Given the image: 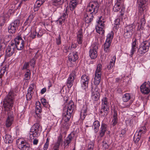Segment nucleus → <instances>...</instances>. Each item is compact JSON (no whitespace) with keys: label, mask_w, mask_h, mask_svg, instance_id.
Listing matches in <instances>:
<instances>
[{"label":"nucleus","mask_w":150,"mask_h":150,"mask_svg":"<svg viewBox=\"0 0 150 150\" xmlns=\"http://www.w3.org/2000/svg\"><path fill=\"white\" fill-rule=\"evenodd\" d=\"M67 122L64 121V123H62V127L65 130H67L69 129L68 124Z\"/></svg>","instance_id":"52"},{"label":"nucleus","mask_w":150,"mask_h":150,"mask_svg":"<svg viewBox=\"0 0 150 150\" xmlns=\"http://www.w3.org/2000/svg\"><path fill=\"white\" fill-rule=\"evenodd\" d=\"M41 101L42 105L44 107L47 108L48 106V104L46 101V100L44 98H42L41 99Z\"/></svg>","instance_id":"48"},{"label":"nucleus","mask_w":150,"mask_h":150,"mask_svg":"<svg viewBox=\"0 0 150 150\" xmlns=\"http://www.w3.org/2000/svg\"><path fill=\"white\" fill-rule=\"evenodd\" d=\"M41 127L38 123H35L32 127L30 129V136L32 135L34 137H37L39 135L38 131L41 129Z\"/></svg>","instance_id":"7"},{"label":"nucleus","mask_w":150,"mask_h":150,"mask_svg":"<svg viewBox=\"0 0 150 150\" xmlns=\"http://www.w3.org/2000/svg\"><path fill=\"white\" fill-rule=\"evenodd\" d=\"M77 4V0H71L69 6L70 10L73 11Z\"/></svg>","instance_id":"27"},{"label":"nucleus","mask_w":150,"mask_h":150,"mask_svg":"<svg viewBox=\"0 0 150 150\" xmlns=\"http://www.w3.org/2000/svg\"><path fill=\"white\" fill-rule=\"evenodd\" d=\"M107 129V125L106 124L102 123L101 125L100 131L97 137L98 142L102 139V138L105 135V132Z\"/></svg>","instance_id":"10"},{"label":"nucleus","mask_w":150,"mask_h":150,"mask_svg":"<svg viewBox=\"0 0 150 150\" xmlns=\"http://www.w3.org/2000/svg\"><path fill=\"white\" fill-rule=\"evenodd\" d=\"M37 35V32L35 30L32 31L31 34V38L33 39H34Z\"/></svg>","instance_id":"51"},{"label":"nucleus","mask_w":150,"mask_h":150,"mask_svg":"<svg viewBox=\"0 0 150 150\" xmlns=\"http://www.w3.org/2000/svg\"><path fill=\"white\" fill-rule=\"evenodd\" d=\"M76 72L75 71H72L67 80V86L68 88H71L73 85L74 80L76 77Z\"/></svg>","instance_id":"14"},{"label":"nucleus","mask_w":150,"mask_h":150,"mask_svg":"<svg viewBox=\"0 0 150 150\" xmlns=\"http://www.w3.org/2000/svg\"><path fill=\"white\" fill-rule=\"evenodd\" d=\"M30 74L31 73L30 70L27 69V71L24 75L25 79L26 80H28L30 78Z\"/></svg>","instance_id":"45"},{"label":"nucleus","mask_w":150,"mask_h":150,"mask_svg":"<svg viewBox=\"0 0 150 150\" xmlns=\"http://www.w3.org/2000/svg\"><path fill=\"white\" fill-rule=\"evenodd\" d=\"M101 79V76H97L95 75L94 81V84L93 85H96L97 86L99 84L100 82Z\"/></svg>","instance_id":"32"},{"label":"nucleus","mask_w":150,"mask_h":150,"mask_svg":"<svg viewBox=\"0 0 150 150\" xmlns=\"http://www.w3.org/2000/svg\"><path fill=\"white\" fill-rule=\"evenodd\" d=\"M141 133L139 134L138 132H136L134 135L133 138L135 144L138 143L141 138Z\"/></svg>","instance_id":"31"},{"label":"nucleus","mask_w":150,"mask_h":150,"mask_svg":"<svg viewBox=\"0 0 150 150\" xmlns=\"http://www.w3.org/2000/svg\"><path fill=\"white\" fill-rule=\"evenodd\" d=\"M20 21L19 19L15 20L11 23L8 27V31L9 33H15L20 25Z\"/></svg>","instance_id":"6"},{"label":"nucleus","mask_w":150,"mask_h":150,"mask_svg":"<svg viewBox=\"0 0 150 150\" xmlns=\"http://www.w3.org/2000/svg\"><path fill=\"white\" fill-rule=\"evenodd\" d=\"M98 49V46L95 45L90 49L89 56L92 59H95L97 57Z\"/></svg>","instance_id":"16"},{"label":"nucleus","mask_w":150,"mask_h":150,"mask_svg":"<svg viewBox=\"0 0 150 150\" xmlns=\"http://www.w3.org/2000/svg\"><path fill=\"white\" fill-rule=\"evenodd\" d=\"M150 47L149 42L145 40L142 42L138 49L137 53L140 55H142L148 51Z\"/></svg>","instance_id":"3"},{"label":"nucleus","mask_w":150,"mask_h":150,"mask_svg":"<svg viewBox=\"0 0 150 150\" xmlns=\"http://www.w3.org/2000/svg\"><path fill=\"white\" fill-rule=\"evenodd\" d=\"M13 42H11L7 46L6 51V55L7 57L12 56L15 53L16 49Z\"/></svg>","instance_id":"8"},{"label":"nucleus","mask_w":150,"mask_h":150,"mask_svg":"<svg viewBox=\"0 0 150 150\" xmlns=\"http://www.w3.org/2000/svg\"><path fill=\"white\" fill-rule=\"evenodd\" d=\"M95 14L86 12L84 16V20L86 23H89L93 20Z\"/></svg>","instance_id":"17"},{"label":"nucleus","mask_w":150,"mask_h":150,"mask_svg":"<svg viewBox=\"0 0 150 150\" xmlns=\"http://www.w3.org/2000/svg\"><path fill=\"white\" fill-rule=\"evenodd\" d=\"M117 122L118 119L113 118L112 121V125L113 126H115L117 124Z\"/></svg>","instance_id":"62"},{"label":"nucleus","mask_w":150,"mask_h":150,"mask_svg":"<svg viewBox=\"0 0 150 150\" xmlns=\"http://www.w3.org/2000/svg\"><path fill=\"white\" fill-rule=\"evenodd\" d=\"M6 19L7 17L4 15L0 17V25L1 26H2L4 25Z\"/></svg>","instance_id":"37"},{"label":"nucleus","mask_w":150,"mask_h":150,"mask_svg":"<svg viewBox=\"0 0 150 150\" xmlns=\"http://www.w3.org/2000/svg\"><path fill=\"white\" fill-rule=\"evenodd\" d=\"M71 49L69 46H67L64 47V51L65 53H67L69 52V50Z\"/></svg>","instance_id":"64"},{"label":"nucleus","mask_w":150,"mask_h":150,"mask_svg":"<svg viewBox=\"0 0 150 150\" xmlns=\"http://www.w3.org/2000/svg\"><path fill=\"white\" fill-rule=\"evenodd\" d=\"M29 67V63L28 62H25L23 64V67L22 68L23 70L24 69H27Z\"/></svg>","instance_id":"56"},{"label":"nucleus","mask_w":150,"mask_h":150,"mask_svg":"<svg viewBox=\"0 0 150 150\" xmlns=\"http://www.w3.org/2000/svg\"><path fill=\"white\" fill-rule=\"evenodd\" d=\"M88 110L86 105H83L81 110L80 113V119L83 120L85 118L86 115V112Z\"/></svg>","instance_id":"19"},{"label":"nucleus","mask_w":150,"mask_h":150,"mask_svg":"<svg viewBox=\"0 0 150 150\" xmlns=\"http://www.w3.org/2000/svg\"><path fill=\"white\" fill-rule=\"evenodd\" d=\"M113 32L112 31L107 35L105 42L111 43L113 38Z\"/></svg>","instance_id":"28"},{"label":"nucleus","mask_w":150,"mask_h":150,"mask_svg":"<svg viewBox=\"0 0 150 150\" xmlns=\"http://www.w3.org/2000/svg\"><path fill=\"white\" fill-rule=\"evenodd\" d=\"M99 4L97 1H94L89 4L87 9V12L96 14L98 12Z\"/></svg>","instance_id":"4"},{"label":"nucleus","mask_w":150,"mask_h":150,"mask_svg":"<svg viewBox=\"0 0 150 150\" xmlns=\"http://www.w3.org/2000/svg\"><path fill=\"white\" fill-rule=\"evenodd\" d=\"M140 23H141V27H142V26L143 27V26L145 24V23H146L145 19L144 18V17H143V18H142L141 19Z\"/></svg>","instance_id":"63"},{"label":"nucleus","mask_w":150,"mask_h":150,"mask_svg":"<svg viewBox=\"0 0 150 150\" xmlns=\"http://www.w3.org/2000/svg\"><path fill=\"white\" fill-rule=\"evenodd\" d=\"M75 136V133L74 132H72L70 133L66 139L64 140V142L65 144H67V145H66V146H69V145L70 143L72 141L73 138H74V136Z\"/></svg>","instance_id":"24"},{"label":"nucleus","mask_w":150,"mask_h":150,"mask_svg":"<svg viewBox=\"0 0 150 150\" xmlns=\"http://www.w3.org/2000/svg\"><path fill=\"white\" fill-rule=\"evenodd\" d=\"M34 83H33L31 84L28 89V92H29L30 93H33L34 92L33 91L34 89Z\"/></svg>","instance_id":"43"},{"label":"nucleus","mask_w":150,"mask_h":150,"mask_svg":"<svg viewBox=\"0 0 150 150\" xmlns=\"http://www.w3.org/2000/svg\"><path fill=\"white\" fill-rule=\"evenodd\" d=\"M33 94V93H30L28 92L26 95L27 100L28 101L30 100H31L32 98Z\"/></svg>","instance_id":"58"},{"label":"nucleus","mask_w":150,"mask_h":150,"mask_svg":"<svg viewBox=\"0 0 150 150\" xmlns=\"http://www.w3.org/2000/svg\"><path fill=\"white\" fill-rule=\"evenodd\" d=\"M74 106V103L71 100L68 104L67 106H65L63 108L62 119L65 122H69L71 118V115Z\"/></svg>","instance_id":"2"},{"label":"nucleus","mask_w":150,"mask_h":150,"mask_svg":"<svg viewBox=\"0 0 150 150\" xmlns=\"http://www.w3.org/2000/svg\"><path fill=\"white\" fill-rule=\"evenodd\" d=\"M120 25V20L119 18H117L115 21L114 28L117 29Z\"/></svg>","instance_id":"39"},{"label":"nucleus","mask_w":150,"mask_h":150,"mask_svg":"<svg viewBox=\"0 0 150 150\" xmlns=\"http://www.w3.org/2000/svg\"><path fill=\"white\" fill-rule=\"evenodd\" d=\"M42 4V2H41L38 0L37 1L34 5V9L35 11H38L39 8V7Z\"/></svg>","instance_id":"36"},{"label":"nucleus","mask_w":150,"mask_h":150,"mask_svg":"<svg viewBox=\"0 0 150 150\" xmlns=\"http://www.w3.org/2000/svg\"><path fill=\"white\" fill-rule=\"evenodd\" d=\"M18 148L21 150H29L30 145L29 144L24 141L21 142L19 140L16 141Z\"/></svg>","instance_id":"15"},{"label":"nucleus","mask_w":150,"mask_h":150,"mask_svg":"<svg viewBox=\"0 0 150 150\" xmlns=\"http://www.w3.org/2000/svg\"><path fill=\"white\" fill-rule=\"evenodd\" d=\"M42 108L41 107L36 105L35 113L36 114H39V113L41 112Z\"/></svg>","instance_id":"49"},{"label":"nucleus","mask_w":150,"mask_h":150,"mask_svg":"<svg viewBox=\"0 0 150 150\" xmlns=\"http://www.w3.org/2000/svg\"><path fill=\"white\" fill-rule=\"evenodd\" d=\"M14 45H15L16 49L17 48L18 50H22L24 47V40L21 41L20 42H13Z\"/></svg>","instance_id":"20"},{"label":"nucleus","mask_w":150,"mask_h":150,"mask_svg":"<svg viewBox=\"0 0 150 150\" xmlns=\"http://www.w3.org/2000/svg\"><path fill=\"white\" fill-rule=\"evenodd\" d=\"M68 15L67 10L66 9L65 12L62 14V16H60L58 20L59 24L62 25L64 23L65 19L68 16Z\"/></svg>","instance_id":"25"},{"label":"nucleus","mask_w":150,"mask_h":150,"mask_svg":"<svg viewBox=\"0 0 150 150\" xmlns=\"http://www.w3.org/2000/svg\"><path fill=\"white\" fill-rule=\"evenodd\" d=\"M14 97V93L11 91L9 92L3 101V109L5 111L7 112L8 117L5 125L8 127L11 126L14 120V115L11 111L13 106Z\"/></svg>","instance_id":"1"},{"label":"nucleus","mask_w":150,"mask_h":150,"mask_svg":"<svg viewBox=\"0 0 150 150\" xmlns=\"http://www.w3.org/2000/svg\"><path fill=\"white\" fill-rule=\"evenodd\" d=\"M89 81V77L87 75L84 74L81 76V87L85 91L87 88Z\"/></svg>","instance_id":"13"},{"label":"nucleus","mask_w":150,"mask_h":150,"mask_svg":"<svg viewBox=\"0 0 150 150\" xmlns=\"http://www.w3.org/2000/svg\"><path fill=\"white\" fill-rule=\"evenodd\" d=\"M69 60L71 62H75L78 58L77 52H72L69 54L68 56Z\"/></svg>","instance_id":"22"},{"label":"nucleus","mask_w":150,"mask_h":150,"mask_svg":"<svg viewBox=\"0 0 150 150\" xmlns=\"http://www.w3.org/2000/svg\"><path fill=\"white\" fill-rule=\"evenodd\" d=\"M120 5L115 4L113 8V10L115 12L118 11H120Z\"/></svg>","instance_id":"44"},{"label":"nucleus","mask_w":150,"mask_h":150,"mask_svg":"<svg viewBox=\"0 0 150 150\" xmlns=\"http://www.w3.org/2000/svg\"><path fill=\"white\" fill-rule=\"evenodd\" d=\"M103 147L104 149H106L108 148V145L107 144V142L105 141L104 140L102 142Z\"/></svg>","instance_id":"54"},{"label":"nucleus","mask_w":150,"mask_h":150,"mask_svg":"<svg viewBox=\"0 0 150 150\" xmlns=\"http://www.w3.org/2000/svg\"><path fill=\"white\" fill-rule=\"evenodd\" d=\"M65 1V0H53L52 3L54 5L57 6L63 4Z\"/></svg>","instance_id":"34"},{"label":"nucleus","mask_w":150,"mask_h":150,"mask_svg":"<svg viewBox=\"0 0 150 150\" xmlns=\"http://www.w3.org/2000/svg\"><path fill=\"white\" fill-rule=\"evenodd\" d=\"M56 43L57 45H59L61 44V37L60 35H59L58 37L56 38Z\"/></svg>","instance_id":"55"},{"label":"nucleus","mask_w":150,"mask_h":150,"mask_svg":"<svg viewBox=\"0 0 150 150\" xmlns=\"http://www.w3.org/2000/svg\"><path fill=\"white\" fill-rule=\"evenodd\" d=\"M101 64H99L97 65V69L95 71V75L97 76H101Z\"/></svg>","instance_id":"33"},{"label":"nucleus","mask_w":150,"mask_h":150,"mask_svg":"<svg viewBox=\"0 0 150 150\" xmlns=\"http://www.w3.org/2000/svg\"><path fill=\"white\" fill-rule=\"evenodd\" d=\"M109 109V105H101V108L100 113L101 114H103L104 115L106 116L108 115V111Z\"/></svg>","instance_id":"21"},{"label":"nucleus","mask_w":150,"mask_h":150,"mask_svg":"<svg viewBox=\"0 0 150 150\" xmlns=\"http://www.w3.org/2000/svg\"><path fill=\"white\" fill-rule=\"evenodd\" d=\"M108 98L106 97H103L102 100L101 105H109V103L108 101Z\"/></svg>","instance_id":"47"},{"label":"nucleus","mask_w":150,"mask_h":150,"mask_svg":"<svg viewBox=\"0 0 150 150\" xmlns=\"http://www.w3.org/2000/svg\"><path fill=\"white\" fill-rule=\"evenodd\" d=\"M111 43L105 42L104 44V50L105 52H108L109 50V47Z\"/></svg>","instance_id":"40"},{"label":"nucleus","mask_w":150,"mask_h":150,"mask_svg":"<svg viewBox=\"0 0 150 150\" xmlns=\"http://www.w3.org/2000/svg\"><path fill=\"white\" fill-rule=\"evenodd\" d=\"M49 140L50 139L47 138L46 139V142L44 146V150H47L48 149L49 145Z\"/></svg>","instance_id":"46"},{"label":"nucleus","mask_w":150,"mask_h":150,"mask_svg":"<svg viewBox=\"0 0 150 150\" xmlns=\"http://www.w3.org/2000/svg\"><path fill=\"white\" fill-rule=\"evenodd\" d=\"M33 15L32 14H31L26 19L25 23L27 24L29 23H30L32 21L33 19L34 18Z\"/></svg>","instance_id":"42"},{"label":"nucleus","mask_w":150,"mask_h":150,"mask_svg":"<svg viewBox=\"0 0 150 150\" xmlns=\"http://www.w3.org/2000/svg\"><path fill=\"white\" fill-rule=\"evenodd\" d=\"M30 66L34 67L36 64V60L35 59V58H33L31 59L30 61Z\"/></svg>","instance_id":"57"},{"label":"nucleus","mask_w":150,"mask_h":150,"mask_svg":"<svg viewBox=\"0 0 150 150\" xmlns=\"http://www.w3.org/2000/svg\"><path fill=\"white\" fill-rule=\"evenodd\" d=\"M137 44V40L136 38H135L134 40L132 42L131 47L137 48L138 46Z\"/></svg>","instance_id":"53"},{"label":"nucleus","mask_w":150,"mask_h":150,"mask_svg":"<svg viewBox=\"0 0 150 150\" xmlns=\"http://www.w3.org/2000/svg\"><path fill=\"white\" fill-rule=\"evenodd\" d=\"M141 92L145 94H148L150 92V82H144L140 87Z\"/></svg>","instance_id":"12"},{"label":"nucleus","mask_w":150,"mask_h":150,"mask_svg":"<svg viewBox=\"0 0 150 150\" xmlns=\"http://www.w3.org/2000/svg\"><path fill=\"white\" fill-rule=\"evenodd\" d=\"M83 33L82 29H79L77 35V41L78 44H81L83 42Z\"/></svg>","instance_id":"23"},{"label":"nucleus","mask_w":150,"mask_h":150,"mask_svg":"<svg viewBox=\"0 0 150 150\" xmlns=\"http://www.w3.org/2000/svg\"><path fill=\"white\" fill-rule=\"evenodd\" d=\"M130 95L129 93L125 94L122 97V100L124 102L128 101L130 98Z\"/></svg>","instance_id":"35"},{"label":"nucleus","mask_w":150,"mask_h":150,"mask_svg":"<svg viewBox=\"0 0 150 150\" xmlns=\"http://www.w3.org/2000/svg\"><path fill=\"white\" fill-rule=\"evenodd\" d=\"M13 138L11 135L6 134L4 139V141L6 144H10L13 142Z\"/></svg>","instance_id":"30"},{"label":"nucleus","mask_w":150,"mask_h":150,"mask_svg":"<svg viewBox=\"0 0 150 150\" xmlns=\"http://www.w3.org/2000/svg\"><path fill=\"white\" fill-rule=\"evenodd\" d=\"M137 48L131 47V49L130 52V56L132 57L134 54L136 52Z\"/></svg>","instance_id":"59"},{"label":"nucleus","mask_w":150,"mask_h":150,"mask_svg":"<svg viewBox=\"0 0 150 150\" xmlns=\"http://www.w3.org/2000/svg\"><path fill=\"white\" fill-rule=\"evenodd\" d=\"M100 126V122L97 120H95L93 125V127L94 128V131L95 133H97L99 129V127Z\"/></svg>","instance_id":"29"},{"label":"nucleus","mask_w":150,"mask_h":150,"mask_svg":"<svg viewBox=\"0 0 150 150\" xmlns=\"http://www.w3.org/2000/svg\"><path fill=\"white\" fill-rule=\"evenodd\" d=\"M94 147V143L92 142H90V143H89L88 145L87 149L91 150H93Z\"/></svg>","instance_id":"50"},{"label":"nucleus","mask_w":150,"mask_h":150,"mask_svg":"<svg viewBox=\"0 0 150 150\" xmlns=\"http://www.w3.org/2000/svg\"><path fill=\"white\" fill-rule=\"evenodd\" d=\"M116 60L115 56L113 57L109 63L107 65V68L108 70L112 69L114 66Z\"/></svg>","instance_id":"26"},{"label":"nucleus","mask_w":150,"mask_h":150,"mask_svg":"<svg viewBox=\"0 0 150 150\" xmlns=\"http://www.w3.org/2000/svg\"><path fill=\"white\" fill-rule=\"evenodd\" d=\"M113 118L118 119L117 117V112L115 110L113 111Z\"/></svg>","instance_id":"60"},{"label":"nucleus","mask_w":150,"mask_h":150,"mask_svg":"<svg viewBox=\"0 0 150 150\" xmlns=\"http://www.w3.org/2000/svg\"><path fill=\"white\" fill-rule=\"evenodd\" d=\"M62 136L61 134H60L58 137V139L56 143L55 144L60 146V145L62 142Z\"/></svg>","instance_id":"41"},{"label":"nucleus","mask_w":150,"mask_h":150,"mask_svg":"<svg viewBox=\"0 0 150 150\" xmlns=\"http://www.w3.org/2000/svg\"><path fill=\"white\" fill-rule=\"evenodd\" d=\"M102 17L100 16L99 18V20L98 23V26L96 27V32L99 34L103 35L104 34V21L102 20Z\"/></svg>","instance_id":"9"},{"label":"nucleus","mask_w":150,"mask_h":150,"mask_svg":"<svg viewBox=\"0 0 150 150\" xmlns=\"http://www.w3.org/2000/svg\"><path fill=\"white\" fill-rule=\"evenodd\" d=\"M135 26L132 24L127 25L126 26L124 30V36L126 38L131 37L134 32Z\"/></svg>","instance_id":"5"},{"label":"nucleus","mask_w":150,"mask_h":150,"mask_svg":"<svg viewBox=\"0 0 150 150\" xmlns=\"http://www.w3.org/2000/svg\"><path fill=\"white\" fill-rule=\"evenodd\" d=\"M91 92L93 99L95 101L98 100L100 97V93L98 91L97 87L96 85H92Z\"/></svg>","instance_id":"11"},{"label":"nucleus","mask_w":150,"mask_h":150,"mask_svg":"<svg viewBox=\"0 0 150 150\" xmlns=\"http://www.w3.org/2000/svg\"><path fill=\"white\" fill-rule=\"evenodd\" d=\"M23 40L22 39L21 37L18 36L14 40L13 42H20L21 41Z\"/></svg>","instance_id":"61"},{"label":"nucleus","mask_w":150,"mask_h":150,"mask_svg":"<svg viewBox=\"0 0 150 150\" xmlns=\"http://www.w3.org/2000/svg\"><path fill=\"white\" fill-rule=\"evenodd\" d=\"M146 128L145 126H143L140 127L139 129L137 130L136 132H138L139 134L141 133V135L145 133L146 131Z\"/></svg>","instance_id":"38"},{"label":"nucleus","mask_w":150,"mask_h":150,"mask_svg":"<svg viewBox=\"0 0 150 150\" xmlns=\"http://www.w3.org/2000/svg\"><path fill=\"white\" fill-rule=\"evenodd\" d=\"M147 0H137L139 5V9L140 13H142L145 10V4Z\"/></svg>","instance_id":"18"}]
</instances>
